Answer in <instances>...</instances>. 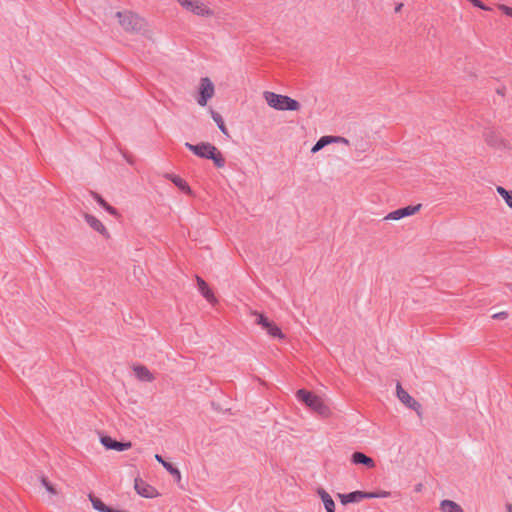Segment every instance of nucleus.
<instances>
[{
    "label": "nucleus",
    "instance_id": "f257e3e1",
    "mask_svg": "<svg viewBox=\"0 0 512 512\" xmlns=\"http://www.w3.org/2000/svg\"><path fill=\"white\" fill-rule=\"evenodd\" d=\"M104 20L109 24L117 25L120 29L130 34H138L144 38L154 41L155 34L147 21L138 13L129 10H113L109 9L105 13Z\"/></svg>",
    "mask_w": 512,
    "mask_h": 512
},
{
    "label": "nucleus",
    "instance_id": "f03ea898",
    "mask_svg": "<svg viewBox=\"0 0 512 512\" xmlns=\"http://www.w3.org/2000/svg\"><path fill=\"white\" fill-rule=\"evenodd\" d=\"M186 13L201 18L212 19L216 16L213 4L209 0H175Z\"/></svg>",
    "mask_w": 512,
    "mask_h": 512
},
{
    "label": "nucleus",
    "instance_id": "7ed1b4c3",
    "mask_svg": "<svg viewBox=\"0 0 512 512\" xmlns=\"http://www.w3.org/2000/svg\"><path fill=\"white\" fill-rule=\"evenodd\" d=\"M296 397L320 416L328 418L332 415L331 408L322 396L305 389H300L296 392Z\"/></svg>",
    "mask_w": 512,
    "mask_h": 512
},
{
    "label": "nucleus",
    "instance_id": "20e7f679",
    "mask_svg": "<svg viewBox=\"0 0 512 512\" xmlns=\"http://www.w3.org/2000/svg\"><path fill=\"white\" fill-rule=\"evenodd\" d=\"M263 98L269 107L278 111H298L301 108L297 100L271 91H265Z\"/></svg>",
    "mask_w": 512,
    "mask_h": 512
},
{
    "label": "nucleus",
    "instance_id": "39448f33",
    "mask_svg": "<svg viewBox=\"0 0 512 512\" xmlns=\"http://www.w3.org/2000/svg\"><path fill=\"white\" fill-rule=\"evenodd\" d=\"M185 146L198 157L211 159L217 167L221 168L224 166V158L214 145L202 142L197 145L186 143Z\"/></svg>",
    "mask_w": 512,
    "mask_h": 512
},
{
    "label": "nucleus",
    "instance_id": "423d86ee",
    "mask_svg": "<svg viewBox=\"0 0 512 512\" xmlns=\"http://www.w3.org/2000/svg\"><path fill=\"white\" fill-rule=\"evenodd\" d=\"M390 495L391 493L385 490H381L379 492L353 491L347 494L339 493L337 494V497L339 498L342 505H347L349 503L360 502L363 499L388 498Z\"/></svg>",
    "mask_w": 512,
    "mask_h": 512
},
{
    "label": "nucleus",
    "instance_id": "0eeeda50",
    "mask_svg": "<svg viewBox=\"0 0 512 512\" xmlns=\"http://www.w3.org/2000/svg\"><path fill=\"white\" fill-rule=\"evenodd\" d=\"M198 97L197 103L198 105L205 107L209 100H211L215 95V86L212 80L208 77H203L200 79L198 86Z\"/></svg>",
    "mask_w": 512,
    "mask_h": 512
},
{
    "label": "nucleus",
    "instance_id": "6e6552de",
    "mask_svg": "<svg viewBox=\"0 0 512 512\" xmlns=\"http://www.w3.org/2000/svg\"><path fill=\"white\" fill-rule=\"evenodd\" d=\"M421 207V204H417L414 206H406L403 208L396 209L388 213L384 217V221H399L403 218L413 216L420 211Z\"/></svg>",
    "mask_w": 512,
    "mask_h": 512
},
{
    "label": "nucleus",
    "instance_id": "1a4fd4ad",
    "mask_svg": "<svg viewBox=\"0 0 512 512\" xmlns=\"http://www.w3.org/2000/svg\"><path fill=\"white\" fill-rule=\"evenodd\" d=\"M134 489L136 493L144 498H156L160 495L158 490L141 478H135Z\"/></svg>",
    "mask_w": 512,
    "mask_h": 512
},
{
    "label": "nucleus",
    "instance_id": "9d476101",
    "mask_svg": "<svg viewBox=\"0 0 512 512\" xmlns=\"http://www.w3.org/2000/svg\"><path fill=\"white\" fill-rule=\"evenodd\" d=\"M257 316V324L262 326L263 329L266 330V332L274 338L283 339L284 334L282 333L281 329L272 321H270L266 316L263 314L255 313Z\"/></svg>",
    "mask_w": 512,
    "mask_h": 512
},
{
    "label": "nucleus",
    "instance_id": "9b49d317",
    "mask_svg": "<svg viewBox=\"0 0 512 512\" xmlns=\"http://www.w3.org/2000/svg\"><path fill=\"white\" fill-rule=\"evenodd\" d=\"M396 395L398 399L408 408H411L415 411L420 410L421 405L406 390H404L399 383L396 386Z\"/></svg>",
    "mask_w": 512,
    "mask_h": 512
},
{
    "label": "nucleus",
    "instance_id": "f8f14e48",
    "mask_svg": "<svg viewBox=\"0 0 512 512\" xmlns=\"http://www.w3.org/2000/svg\"><path fill=\"white\" fill-rule=\"evenodd\" d=\"M100 442L107 450L125 451L132 447L131 442H118L107 435L101 436Z\"/></svg>",
    "mask_w": 512,
    "mask_h": 512
},
{
    "label": "nucleus",
    "instance_id": "ddd939ff",
    "mask_svg": "<svg viewBox=\"0 0 512 512\" xmlns=\"http://www.w3.org/2000/svg\"><path fill=\"white\" fill-rule=\"evenodd\" d=\"M84 219H85L86 223L94 231L99 233L101 236H103L106 239H108L110 237L109 231L107 230L105 225L102 223V221L99 220L97 217H95V216H93L91 214L85 213L84 214Z\"/></svg>",
    "mask_w": 512,
    "mask_h": 512
},
{
    "label": "nucleus",
    "instance_id": "4468645a",
    "mask_svg": "<svg viewBox=\"0 0 512 512\" xmlns=\"http://www.w3.org/2000/svg\"><path fill=\"white\" fill-rule=\"evenodd\" d=\"M332 143H344L348 145L349 141L346 138L339 137V136H322L316 144L312 147L311 153L315 154L321 149H323L325 146L332 144Z\"/></svg>",
    "mask_w": 512,
    "mask_h": 512
},
{
    "label": "nucleus",
    "instance_id": "2eb2a0df",
    "mask_svg": "<svg viewBox=\"0 0 512 512\" xmlns=\"http://www.w3.org/2000/svg\"><path fill=\"white\" fill-rule=\"evenodd\" d=\"M351 462L355 465H363L368 469H373L376 466L375 461L362 452H354L351 455Z\"/></svg>",
    "mask_w": 512,
    "mask_h": 512
},
{
    "label": "nucleus",
    "instance_id": "dca6fc26",
    "mask_svg": "<svg viewBox=\"0 0 512 512\" xmlns=\"http://www.w3.org/2000/svg\"><path fill=\"white\" fill-rule=\"evenodd\" d=\"M198 289L202 296L210 303H216V297L208 284L200 277L196 278Z\"/></svg>",
    "mask_w": 512,
    "mask_h": 512
},
{
    "label": "nucleus",
    "instance_id": "f3484780",
    "mask_svg": "<svg viewBox=\"0 0 512 512\" xmlns=\"http://www.w3.org/2000/svg\"><path fill=\"white\" fill-rule=\"evenodd\" d=\"M317 494L322 500L326 512H335V502L331 495L323 488H318Z\"/></svg>",
    "mask_w": 512,
    "mask_h": 512
},
{
    "label": "nucleus",
    "instance_id": "a211bd4d",
    "mask_svg": "<svg viewBox=\"0 0 512 512\" xmlns=\"http://www.w3.org/2000/svg\"><path fill=\"white\" fill-rule=\"evenodd\" d=\"M133 372L136 378L140 381L151 382L154 380V375L150 372V370L142 365H137L133 367Z\"/></svg>",
    "mask_w": 512,
    "mask_h": 512
},
{
    "label": "nucleus",
    "instance_id": "6ab92c4d",
    "mask_svg": "<svg viewBox=\"0 0 512 512\" xmlns=\"http://www.w3.org/2000/svg\"><path fill=\"white\" fill-rule=\"evenodd\" d=\"M166 178L169 179L175 186H177L181 191L185 192L188 195L192 194V190L188 183L178 175L175 174H167Z\"/></svg>",
    "mask_w": 512,
    "mask_h": 512
},
{
    "label": "nucleus",
    "instance_id": "aec40b11",
    "mask_svg": "<svg viewBox=\"0 0 512 512\" xmlns=\"http://www.w3.org/2000/svg\"><path fill=\"white\" fill-rule=\"evenodd\" d=\"M440 512H464L463 508L452 500H442L439 505Z\"/></svg>",
    "mask_w": 512,
    "mask_h": 512
},
{
    "label": "nucleus",
    "instance_id": "412c9836",
    "mask_svg": "<svg viewBox=\"0 0 512 512\" xmlns=\"http://www.w3.org/2000/svg\"><path fill=\"white\" fill-rule=\"evenodd\" d=\"M497 193L502 197L505 201L506 205L512 209V190H507L502 186L496 187Z\"/></svg>",
    "mask_w": 512,
    "mask_h": 512
},
{
    "label": "nucleus",
    "instance_id": "4be33fe9",
    "mask_svg": "<svg viewBox=\"0 0 512 512\" xmlns=\"http://www.w3.org/2000/svg\"><path fill=\"white\" fill-rule=\"evenodd\" d=\"M93 198L103 207L109 214L117 216V210L109 205L99 194L93 193Z\"/></svg>",
    "mask_w": 512,
    "mask_h": 512
},
{
    "label": "nucleus",
    "instance_id": "5701e85b",
    "mask_svg": "<svg viewBox=\"0 0 512 512\" xmlns=\"http://www.w3.org/2000/svg\"><path fill=\"white\" fill-rule=\"evenodd\" d=\"M164 468L171 474L175 477V479L177 481H180L181 480V473L180 471L174 467L172 464H170L169 462L167 464H165Z\"/></svg>",
    "mask_w": 512,
    "mask_h": 512
},
{
    "label": "nucleus",
    "instance_id": "b1692460",
    "mask_svg": "<svg viewBox=\"0 0 512 512\" xmlns=\"http://www.w3.org/2000/svg\"><path fill=\"white\" fill-rule=\"evenodd\" d=\"M42 485L45 487V489L51 494V495H57L58 491L55 488L54 485H52L46 478L41 479Z\"/></svg>",
    "mask_w": 512,
    "mask_h": 512
},
{
    "label": "nucleus",
    "instance_id": "393cba45",
    "mask_svg": "<svg viewBox=\"0 0 512 512\" xmlns=\"http://www.w3.org/2000/svg\"><path fill=\"white\" fill-rule=\"evenodd\" d=\"M210 115L212 117V119L215 121V123L217 124V126H219L220 124H222L224 122L222 116L214 111L213 109H210Z\"/></svg>",
    "mask_w": 512,
    "mask_h": 512
},
{
    "label": "nucleus",
    "instance_id": "a878e982",
    "mask_svg": "<svg viewBox=\"0 0 512 512\" xmlns=\"http://www.w3.org/2000/svg\"><path fill=\"white\" fill-rule=\"evenodd\" d=\"M498 9L508 17L512 18V7L506 5H499Z\"/></svg>",
    "mask_w": 512,
    "mask_h": 512
},
{
    "label": "nucleus",
    "instance_id": "bb28decb",
    "mask_svg": "<svg viewBox=\"0 0 512 512\" xmlns=\"http://www.w3.org/2000/svg\"><path fill=\"white\" fill-rule=\"evenodd\" d=\"M471 2L474 6L482 9V10H488V7L485 6L480 0H468Z\"/></svg>",
    "mask_w": 512,
    "mask_h": 512
},
{
    "label": "nucleus",
    "instance_id": "cd10ccee",
    "mask_svg": "<svg viewBox=\"0 0 512 512\" xmlns=\"http://www.w3.org/2000/svg\"><path fill=\"white\" fill-rule=\"evenodd\" d=\"M155 459H156V461H158L160 464H162V465H163V467L165 466V464H167V463H168V462H167V461H165V460L162 458V456H160L159 454H156V455H155Z\"/></svg>",
    "mask_w": 512,
    "mask_h": 512
},
{
    "label": "nucleus",
    "instance_id": "c85d7f7f",
    "mask_svg": "<svg viewBox=\"0 0 512 512\" xmlns=\"http://www.w3.org/2000/svg\"><path fill=\"white\" fill-rule=\"evenodd\" d=\"M218 128L221 130V132H222L223 134H225V135H227V136H228V130H227V128H226V126H225V123H224V122H223L222 124H220V125L218 126Z\"/></svg>",
    "mask_w": 512,
    "mask_h": 512
},
{
    "label": "nucleus",
    "instance_id": "c756f323",
    "mask_svg": "<svg viewBox=\"0 0 512 512\" xmlns=\"http://www.w3.org/2000/svg\"><path fill=\"white\" fill-rule=\"evenodd\" d=\"M507 313L506 312H499L493 315V318H506Z\"/></svg>",
    "mask_w": 512,
    "mask_h": 512
},
{
    "label": "nucleus",
    "instance_id": "7c9ffc66",
    "mask_svg": "<svg viewBox=\"0 0 512 512\" xmlns=\"http://www.w3.org/2000/svg\"><path fill=\"white\" fill-rule=\"evenodd\" d=\"M506 512H512V502L507 503L505 506Z\"/></svg>",
    "mask_w": 512,
    "mask_h": 512
},
{
    "label": "nucleus",
    "instance_id": "2f4dec72",
    "mask_svg": "<svg viewBox=\"0 0 512 512\" xmlns=\"http://www.w3.org/2000/svg\"><path fill=\"white\" fill-rule=\"evenodd\" d=\"M510 291L512 292V284L509 286Z\"/></svg>",
    "mask_w": 512,
    "mask_h": 512
}]
</instances>
